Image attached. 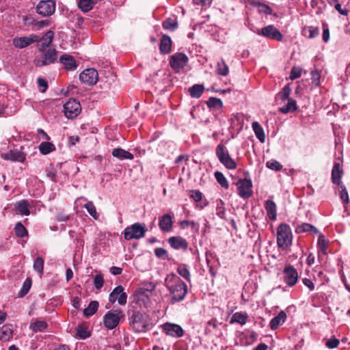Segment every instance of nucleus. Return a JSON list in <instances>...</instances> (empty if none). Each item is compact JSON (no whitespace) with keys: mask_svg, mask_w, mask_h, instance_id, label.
Instances as JSON below:
<instances>
[{"mask_svg":"<svg viewBox=\"0 0 350 350\" xmlns=\"http://www.w3.org/2000/svg\"><path fill=\"white\" fill-rule=\"evenodd\" d=\"M135 301L127 311L129 324L134 332H146L152 327L151 319L146 312L137 310V307L142 305L146 307L148 297L143 293L136 296Z\"/></svg>","mask_w":350,"mask_h":350,"instance_id":"obj_1","label":"nucleus"},{"mask_svg":"<svg viewBox=\"0 0 350 350\" xmlns=\"http://www.w3.org/2000/svg\"><path fill=\"white\" fill-rule=\"evenodd\" d=\"M164 285L169 291L170 303L172 304L182 301L187 294V285L173 273L166 275Z\"/></svg>","mask_w":350,"mask_h":350,"instance_id":"obj_2","label":"nucleus"},{"mask_svg":"<svg viewBox=\"0 0 350 350\" xmlns=\"http://www.w3.org/2000/svg\"><path fill=\"white\" fill-rule=\"evenodd\" d=\"M146 230L145 224L135 223L124 229L123 232L124 238L127 241L139 239L144 237Z\"/></svg>","mask_w":350,"mask_h":350,"instance_id":"obj_3","label":"nucleus"},{"mask_svg":"<svg viewBox=\"0 0 350 350\" xmlns=\"http://www.w3.org/2000/svg\"><path fill=\"white\" fill-rule=\"evenodd\" d=\"M215 154L219 161L228 169L233 170L237 167L234 160L230 156L226 147L219 144L216 147Z\"/></svg>","mask_w":350,"mask_h":350,"instance_id":"obj_4","label":"nucleus"},{"mask_svg":"<svg viewBox=\"0 0 350 350\" xmlns=\"http://www.w3.org/2000/svg\"><path fill=\"white\" fill-rule=\"evenodd\" d=\"M292 232L288 225L280 224L278 228L277 243L280 247H286L291 244Z\"/></svg>","mask_w":350,"mask_h":350,"instance_id":"obj_5","label":"nucleus"},{"mask_svg":"<svg viewBox=\"0 0 350 350\" xmlns=\"http://www.w3.org/2000/svg\"><path fill=\"white\" fill-rule=\"evenodd\" d=\"M124 315L120 309L108 311L104 316L103 324L109 329L116 327Z\"/></svg>","mask_w":350,"mask_h":350,"instance_id":"obj_6","label":"nucleus"},{"mask_svg":"<svg viewBox=\"0 0 350 350\" xmlns=\"http://www.w3.org/2000/svg\"><path fill=\"white\" fill-rule=\"evenodd\" d=\"M42 55L40 58L35 60V64L37 67H42L54 64L57 60V51L55 49H48L40 51Z\"/></svg>","mask_w":350,"mask_h":350,"instance_id":"obj_7","label":"nucleus"},{"mask_svg":"<svg viewBox=\"0 0 350 350\" xmlns=\"http://www.w3.org/2000/svg\"><path fill=\"white\" fill-rule=\"evenodd\" d=\"M64 109L66 117L69 119L77 117L81 111L80 103L72 98L64 104Z\"/></svg>","mask_w":350,"mask_h":350,"instance_id":"obj_8","label":"nucleus"},{"mask_svg":"<svg viewBox=\"0 0 350 350\" xmlns=\"http://www.w3.org/2000/svg\"><path fill=\"white\" fill-rule=\"evenodd\" d=\"M187 62L188 57L183 53H176L170 58V65L176 72L183 68Z\"/></svg>","mask_w":350,"mask_h":350,"instance_id":"obj_9","label":"nucleus"},{"mask_svg":"<svg viewBox=\"0 0 350 350\" xmlns=\"http://www.w3.org/2000/svg\"><path fill=\"white\" fill-rule=\"evenodd\" d=\"M55 10V2L53 0L41 1L36 6V12L43 16H51Z\"/></svg>","mask_w":350,"mask_h":350,"instance_id":"obj_10","label":"nucleus"},{"mask_svg":"<svg viewBox=\"0 0 350 350\" xmlns=\"http://www.w3.org/2000/svg\"><path fill=\"white\" fill-rule=\"evenodd\" d=\"M98 72L94 68H88L84 70L79 75L81 82L87 85H93L98 81Z\"/></svg>","mask_w":350,"mask_h":350,"instance_id":"obj_11","label":"nucleus"},{"mask_svg":"<svg viewBox=\"0 0 350 350\" xmlns=\"http://www.w3.org/2000/svg\"><path fill=\"white\" fill-rule=\"evenodd\" d=\"M238 193L240 197L247 199L249 198L252 193V182L250 180L243 178L239 179L237 183Z\"/></svg>","mask_w":350,"mask_h":350,"instance_id":"obj_12","label":"nucleus"},{"mask_svg":"<svg viewBox=\"0 0 350 350\" xmlns=\"http://www.w3.org/2000/svg\"><path fill=\"white\" fill-rule=\"evenodd\" d=\"M163 332L167 336L174 338H180L184 334V330L180 325L172 323H165L162 325Z\"/></svg>","mask_w":350,"mask_h":350,"instance_id":"obj_13","label":"nucleus"},{"mask_svg":"<svg viewBox=\"0 0 350 350\" xmlns=\"http://www.w3.org/2000/svg\"><path fill=\"white\" fill-rule=\"evenodd\" d=\"M124 288L122 286H118L110 293L109 300L113 304L117 300L120 305H125L127 300V295L123 291Z\"/></svg>","mask_w":350,"mask_h":350,"instance_id":"obj_14","label":"nucleus"},{"mask_svg":"<svg viewBox=\"0 0 350 350\" xmlns=\"http://www.w3.org/2000/svg\"><path fill=\"white\" fill-rule=\"evenodd\" d=\"M284 280L289 286H293L297 283L298 280V273L293 266L288 265L284 268Z\"/></svg>","mask_w":350,"mask_h":350,"instance_id":"obj_15","label":"nucleus"},{"mask_svg":"<svg viewBox=\"0 0 350 350\" xmlns=\"http://www.w3.org/2000/svg\"><path fill=\"white\" fill-rule=\"evenodd\" d=\"M38 41V36L31 34L29 36L16 37L13 39V44L18 49H23Z\"/></svg>","mask_w":350,"mask_h":350,"instance_id":"obj_16","label":"nucleus"},{"mask_svg":"<svg viewBox=\"0 0 350 350\" xmlns=\"http://www.w3.org/2000/svg\"><path fill=\"white\" fill-rule=\"evenodd\" d=\"M264 37L276 41H282L283 36L280 31L273 25H267L264 27Z\"/></svg>","mask_w":350,"mask_h":350,"instance_id":"obj_17","label":"nucleus"},{"mask_svg":"<svg viewBox=\"0 0 350 350\" xmlns=\"http://www.w3.org/2000/svg\"><path fill=\"white\" fill-rule=\"evenodd\" d=\"M59 62L67 70H75L78 66L75 59L68 54H63L61 55L59 57Z\"/></svg>","mask_w":350,"mask_h":350,"instance_id":"obj_18","label":"nucleus"},{"mask_svg":"<svg viewBox=\"0 0 350 350\" xmlns=\"http://www.w3.org/2000/svg\"><path fill=\"white\" fill-rule=\"evenodd\" d=\"M172 217L173 215L170 213L164 214L163 215L159 217V227L161 231H171L173 224Z\"/></svg>","mask_w":350,"mask_h":350,"instance_id":"obj_19","label":"nucleus"},{"mask_svg":"<svg viewBox=\"0 0 350 350\" xmlns=\"http://www.w3.org/2000/svg\"><path fill=\"white\" fill-rule=\"evenodd\" d=\"M54 33L52 31H48L40 39L38 38V47L39 51L48 49L53 40Z\"/></svg>","mask_w":350,"mask_h":350,"instance_id":"obj_20","label":"nucleus"},{"mask_svg":"<svg viewBox=\"0 0 350 350\" xmlns=\"http://www.w3.org/2000/svg\"><path fill=\"white\" fill-rule=\"evenodd\" d=\"M168 243L175 250H186L188 247L187 241L181 237H172L168 239Z\"/></svg>","mask_w":350,"mask_h":350,"instance_id":"obj_21","label":"nucleus"},{"mask_svg":"<svg viewBox=\"0 0 350 350\" xmlns=\"http://www.w3.org/2000/svg\"><path fill=\"white\" fill-rule=\"evenodd\" d=\"M13 336V328L11 324H5L0 327V340L9 341Z\"/></svg>","mask_w":350,"mask_h":350,"instance_id":"obj_22","label":"nucleus"},{"mask_svg":"<svg viewBox=\"0 0 350 350\" xmlns=\"http://www.w3.org/2000/svg\"><path fill=\"white\" fill-rule=\"evenodd\" d=\"M343 175V170L339 163H335L332 170V180L334 184L340 185V178Z\"/></svg>","mask_w":350,"mask_h":350,"instance_id":"obj_23","label":"nucleus"},{"mask_svg":"<svg viewBox=\"0 0 350 350\" xmlns=\"http://www.w3.org/2000/svg\"><path fill=\"white\" fill-rule=\"evenodd\" d=\"M172 40L170 36L163 35L161 39L159 50L162 54H168L172 50Z\"/></svg>","mask_w":350,"mask_h":350,"instance_id":"obj_24","label":"nucleus"},{"mask_svg":"<svg viewBox=\"0 0 350 350\" xmlns=\"http://www.w3.org/2000/svg\"><path fill=\"white\" fill-rule=\"evenodd\" d=\"M265 209L267 217L269 219L274 221L277 218V206L272 200H267L265 203Z\"/></svg>","mask_w":350,"mask_h":350,"instance_id":"obj_25","label":"nucleus"},{"mask_svg":"<svg viewBox=\"0 0 350 350\" xmlns=\"http://www.w3.org/2000/svg\"><path fill=\"white\" fill-rule=\"evenodd\" d=\"M4 159L12 161L23 162L25 160V154L20 151L10 150L5 154Z\"/></svg>","mask_w":350,"mask_h":350,"instance_id":"obj_26","label":"nucleus"},{"mask_svg":"<svg viewBox=\"0 0 350 350\" xmlns=\"http://www.w3.org/2000/svg\"><path fill=\"white\" fill-rule=\"evenodd\" d=\"M286 319V314L284 311H281L278 316L271 319L269 326L271 329L274 330L278 328L280 325L283 324Z\"/></svg>","mask_w":350,"mask_h":350,"instance_id":"obj_27","label":"nucleus"},{"mask_svg":"<svg viewBox=\"0 0 350 350\" xmlns=\"http://www.w3.org/2000/svg\"><path fill=\"white\" fill-rule=\"evenodd\" d=\"M112 155L114 157H116L120 160H123V159L132 160L134 158L133 155L131 152H129L121 148H117L113 149L112 151Z\"/></svg>","mask_w":350,"mask_h":350,"instance_id":"obj_28","label":"nucleus"},{"mask_svg":"<svg viewBox=\"0 0 350 350\" xmlns=\"http://www.w3.org/2000/svg\"><path fill=\"white\" fill-rule=\"evenodd\" d=\"M29 203L26 200H23L19 202H18L16 205L15 208L16 211L23 215H29L30 214V211L29 209Z\"/></svg>","mask_w":350,"mask_h":350,"instance_id":"obj_29","label":"nucleus"},{"mask_svg":"<svg viewBox=\"0 0 350 350\" xmlns=\"http://www.w3.org/2000/svg\"><path fill=\"white\" fill-rule=\"evenodd\" d=\"M96 1L94 0H78V7L83 12L90 11L94 6Z\"/></svg>","mask_w":350,"mask_h":350,"instance_id":"obj_30","label":"nucleus"},{"mask_svg":"<svg viewBox=\"0 0 350 350\" xmlns=\"http://www.w3.org/2000/svg\"><path fill=\"white\" fill-rule=\"evenodd\" d=\"M216 72L221 76H227L229 73V68L224 60L221 59L216 66Z\"/></svg>","mask_w":350,"mask_h":350,"instance_id":"obj_31","label":"nucleus"},{"mask_svg":"<svg viewBox=\"0 0 350 350\" xmlns=\"http://www.w3.org/2000/svg\"><path fill=\"white\" fill-rule=\"evenodd\" d=\"M47 323L44 321H36L30 323L29 329L34 332H43L47 328Z\"/></svg>","mask_w":350,"mask_h":350,"instance_id":"obj_32","label":"nucleus"},{"mask_svg":"<svg viewBox=\"0 0 350 350\" xmlns=\"http://www.w3.org/2000/svg\"><path fill=\"white\" fill-rule=\"evenodd\" d=\"M204 90L203 85L196 84L189 89V92L191 97L198 98L202 94Z\"/></svg>","mask_w":350,"mask_h":350,"instance_id":"obj_33","label":"nucleus"},{"mask_svg":"<svg viewBox=\"0 0 350 350\" xmlns=\"http://www.w3.org/2000/svg\"><path fill=\"white\" fill-rule=\"evenodd\" d=\"M98 302L97 301H92L88 306L83 310V314L85 317H91L94 314L98 308Z\"/></svg>","mask_w":350,"mask_h":350,"instance_id":"obj_34","label":"nucleus"},{"mask_svg":"<svg viewBox=\"0 0 350 350\" xmlns=\"http://www.w3.org/2000/svg\"><path fill=\"white\" fill-rule=\"evenodd\" d=\"M297 233H301L304 232H310L314 234L319 233V230L312 225L307 223H304L298 226L296 228Z\"/></svg>","mask_w":350,"mask_h":350,"instance_id":"obj_35","label":"nucleus"},{"mask_svg":"<svg viewBox=\"0 0 350 350\" xmlns=\"http://www.w3.org/2000/svg\"><path fill=\"white\" fill-rule=\"evenodd\" d=\"M297 109V103L293 99H288L287 104L280 109L283 113H287L290 111H295Z\"/></svg>","mask_w":350,"mask_h":350,"instance_id":"obj_36","label":"nucleus"},{"mask_svg":"<svg viewBox=\"0 0 350 350\" xmlns=\"http://www.w3.org/2000/svg\"><path fill=\"white\" fill-rule=\"evenodd\" d=\"M39 150L43 154H47L55 150V145L50 142H42L39 146Z\"/></svg>","mask_w":350,"mask_h":350,"instance_id":"obj_37","label":"nucleus"},{"mask_svg":"<svg viewBox=\"0 0 350 350\" xmlns=\"http://www.w3.org/2000/svg\"><path fill=\"white\" fill-rule=\"evenodd\" d=\"M215 178L217 183L224 189H227L229 187L228 182L224 175L219 171L214 173Z\"/></svg>","mask_w":350,"mask_h":350,"instance_id":"obj_38","label":"nucleus"},{"mask_svg":"<svg viewBox=\"0 0 350 350\" xmlns=\"http://www.w3.org/2000/svg\"><path fill=\"white\" fill-rule=\"evenodd\" d=\"M247 317V316L245 314H243L241 312H235L232 315V317L230 321V323H240L241 325H244L246 323Z\"/></svg>","mask_w":350,"mask_h":350,"instance_id":"obj_39","label":"nucleus"},{"mask_svg":"<svg viewBox=\"0 0 350 350\" xmlns=\"http://www.w3.org/2000/svg\"><path fill=\"white\" fill-rule=\"evenodd\" d=\"M85 208L87 210L88 213L94 219H98V214L97 213L96 206L92 201H88L85 205Z\"/></svg>","mask_w":350,"mask_h":350,"instance_id":"obj_40","label":"nucleus"},{"mask_svg":"<svg viewBox=\"0 0 350 350\" xmlns=\"http://www.w3.org/2000/svg\"><path fill=\"white\" fill-rule=\"evenodd\" d=\"M206 105L209 108L218 109L222 107V102L221 99L215 97L209 98L206 101Z\"/></svg>","mask_w":350,"mask_h":350,"instance_id":"obj_41","label":"nucleus"},{"mask_svg":"<svg viewBox=\"0 0 350 350\" xmlns=\"http://www.w3.org/2000/svg\"><path fill=\"white\" fill-rule=\"evenodd\" d=\"M177 272L180 276L184 278L188 282L191 280L190 272L185 265H179L177 268Z\"/></svg>","mask_w":350,"mask_h":350,"instance_id":"obj_42","label":"nucleus"},{"mask_svg":"<svg viewBox=\"0 0 350 350\" xmlns=\"http://www.w3.org/2000/svg\"><path fill=\"white\" fill-rule=\"evenodd\" d=\"M31 286V280L29 278H27L23 283L22 288L18 293V296L19 297H23L25 296L28 292L29 291Z\"/></svg>","mask_w":350,"mask_h":350,"instance_id":"obj_43","label":"nucleus"},{"mask_svg":"<svg viewBox=\"0 0 350 350\" xmlns=\"http://www.w3.org/2000/svg\"><path fill=\"white\" fill-rule=\"evenodd\" d=\"M224 205L225 204L221 200L217 201L216 215L221 219L225 218L226 209Z\"/></svg>","mask_w":350,"mask_h":350,"instance_id":"obj_44","label":"nucleus"},{"mask_svg":"<svg viewBox=\"0 0 350 350\" xmlns=\"http://www.w3.org/2000/svg\"><path fill=\"white\" fill-rule=\"evenodd\" d=\"M317 244H318V247H319V250L322 253L325 254H326V250H327V245H328V242L325 239V236L321 234L319 237L318 241H317Z\"/></svg>","mask_w":350,"mask_h":350,"instance_id":"obj_45","label":"nucleus"},{"mask_svg":"<svg viewBox=\"0 0 350 350\" xmlns=\"http://www.w3.org/2000/svg\"><path fill=\"white\" fill-rule=\"evenodd\" d=\"M162 26L165 29L174 31L177 28L178 24L175 20L167 18L163 22Z\"/></svg>","mask_w":350,"mask_h":350,"instance_id":"obj_46","label":"nucleus"},{"mask_svg":"<svg viewBox=\"0 0 350 350\" xmlns=\"http://www.w3.org/2000/svg\"><path fill=\"white\" fill-rule=\"evenodd\" d=\"M15 233L18 237H25L27 236V230L25 226L20 222L17 223L14 228Z\"/></svg>","mask_w":350,"mask_h":350,"instance_id":"obj_47","label":"nucleus"},{"mask_svg":"<svg viewBox=\"0 0 350 350\" xmlns=\"http://www.w3.org/2000/svg\"><path fill=\"white\" fill-rule=\"evenodd\" d=\"M33 269L36 271L42 274L44 269V260L42 257H37L36 258L33 263Z\"/></svg>","mask_w":350,"mask_h":350,"instance_id":"obj_48","label":"nucleus"},{"mask_svg":"<svg viewBox=\"0 0 350 350\" xmlns=\"http://www.w3.org/2000/svg\"><path fill=\"white\" fill-rule=\"evenodd\" d=\"M252 129L260 142H262V129L258 122H252Z\"/></svg>","mask_w":350,"mask_h":350,"instance_id":"obj_49","label":"nucleus"},{"mask_svg":"<svg viewBox=\"0 0 350 350\" xmlns=\"http://www.w3.org/2000/svg\"><path fill=\"white\" fill-rule=\"evenodd\" d=\"M76 331L77 335L81 339H85L90 336L88 329L82 325L78 326Z\"/></svg>","mask_w":350,"mask_h":350,"instance_id":"obj_50","label":"nucleus"},{"mask_svg":"<svg viewBox=\"0 0 350 350\" xmlns=\"http://www.w3.org/2000/svg\"><path fill=\"white\" fill-rule=\"evenodd\" d=\"M266 166L272 170L280 171L282 168V165L275 160H271L267 162Z\"/></svg>","mask_w":350,"mask_h":350,"instance_id":"obj_51","label":"nucleus"},{"mask_svg":"<svg viewBox=\"0 0 350 350\" xmlns=\"http://www.w3.org/2000/svg\"><path fill=\"white\" fill-rule=\"evenodd\" d=\"M305 35L308 32V37L309 38H314L319 35V31L318 27H308L304 29Z\"/></svg>","mask_w":350,"mask_h":350,"instance_id":"obj_52","label":"nucleus"},{"mask_svg":"<svg viewBox=\"0 0 350 350\" xmlns=\"http://www.w3.org/2000/svg\"><path fill=\"white\" fill-rule=\"evenodd\" d=\"M104 284L103 277L101 274H97L94 278V285L96 289H100Z\"/></svg>","mask_w":350,"mask_h":350,"instance_id":"obj_53","label":"nucleus"},{"mask_svg":"<svg viewBox=\"0 0 350 350\" xmlns=\"http://www.w3.org/2000/svg\"><path fill=\"white\" fill-rule=\"evenodd\" d=\"M154 254L159 258H161L163 260L167 258V252L166 250L162 247H157L154 250Z\"/></svg>","mask_w":350,"mask_h":350,"instance_id":"obj_54","label":"nucleus"},{"mask_svg":"<svg viewBox=\"0 0 350 350\" xmlns=\"http://www.w3.org/2000/svg\"><path fill=\"white\" fill-rule=\"evenodd\" d=\"M179 226L183 229H185L188 227H191L192 228H196L198 229V227L193 221L183 220L179 222Z\"/></svg>","mask_w":350,"mask_h":350,"instance_id":"obj_55","label":"nucleus"},{"mask_svg":"<svg viewBox=\"0 0 350 350\" xmlns=\"http://www.w3.org/2000/svg\"><path fill=\"white\" fill-rule=\"evenodd\" d=\"M190 197L196 202H198L202 199V193L199 190H191Z\"/></svg>","mask_w":350,"mask_h":350,"instance_id":"obj_56","label":"nucleus"},{"mask_svg":"<svg viewBox=\"0 0 350 350\" xmlns=\"http://www.w3.org/2000/svg\"><path fill=\"white\" fill-rule=\"evenodd\" d=\"M247 5H250L253 8H256L258 9V12H261V8L262 7V3L260 0H247Z\"/></svg>","mask_w":350,"mask_h":350,"instance_id":"obj_57","label":"nucleus"},{"mask_svg":"<svg viewBox=\"0 0 350 350\" xmlns=\"http://www.w3.org/2000/svg\"><path fill=\"white\" fill-rule=\"evenodd\" d=\"M301 74V68L293 67L291 71L290 79L294 80L299 78Z\"/></svg>","mask_w":350,"mask_h":350,"instance_id":"obj_58","label":"nucleus"},{"mask_svg":"<svg viewBox=\"0 0 350 350\" xmlns=\"http://www.w3.org/2000/svg\"><path fill=\"white\" fill-rule=\"evenodd\" d=\"M291 90L289 86V85H286L282 89V94H281V98L283 100H288L289 95L291 94Z\"/></svg>","mask_w":350,"mask_h":350,"instance_id":"obj_59","label":"nucleus"},{"mask_svg":"<svg viewBox=\"0 0 350 350\" xmlns=\"http://www.w3.org/2000/svg\"><path fill=\"white\" fill-rule=\"evenodd\" d=\"M56 219L58 221H67L70 219V215L64 211H59L56 215Z\"/></svg>","mask_w":350,"mask_h":350,"instance_id":"obj_60","label":"nucleus"},{"mask_svg":"<svg viewBox=\"0 0 350 350\" xmlns=\"http://www.w3.org/2000/svg\"><path fill=\"white\" fill-rule=\"evenodd\" d=\"M338 345H339V340L336 338H331V339L328 340L325 343L326 347L329 349L336 348L338 347Z\"/></svg>","mask_w":350,"mask_h":350,"instance_id":"obj_61","label":"nucleus"},{"mask_svg":"<svg viewBox=\"0 0 350 350\" xmlns=\"http://www.w3.org/2000/svg\"><path fill=\"white\" fill-rule=\"evenodd\" d=\"M340 198L341 200L345 202V203H348L349 200V195H348V192L346 189V188L344 187V186H341V191H340Z\"/></svg>","mask_w":350,"mask_h":350,"instance_id":"obj_62","label":"nucleus"},{"mask_svg":"<svg viewBox=\"0 0 350 350\" xmlns=\"http://www.w3.org/2000/svg\"><path fill=\"white\" fill-rule=\"evenodd\" d=\"M38 85L40 88H42L43 89L40 90L41 92H45L47 88H48V84H47V82L45 79H42V78H38Z\"/></svg>","mask_w":350,"mask_h":350,"instance_id":"obj_63","label":"nucleus"},{"mask_svg":"<svg viewBox=\"0 0 350 350\" xmlns=\"http://www.w3.org/2000/svg\"><path fill=\"white\" fill-rule=\"evenodd\" d=\"M72 306L75 309L79 310L81 306V299L79 297L76 296L72 298Z\"/></svg>","mask_w":350,"mask_h":350,"instance_id":"obj_64","label":"nucleus"}]
</instances>
